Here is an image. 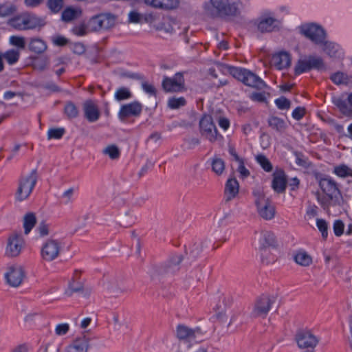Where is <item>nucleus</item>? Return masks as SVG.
I'll return each mask as SVG.
<instances>
[{"label": "nucleus", "mask_w": 352, "mask_h": 352, "mask_svg": "<svg viewBox=\"0 0 352 352\" xmlns=\"http://www.w3.org/2000/svg\"><path fill=\"white\" fill-rule=\"evenodd\" d=\"M316 179L322 192L315 193L316 199L321 208L329 211L331 207L340 206L343 201V197L339 184L328 175L318 174Z\"/></svg>", "instance_id": "nucleus-1"}, {"label": "nucleus", "mask_w": 352, "mask_h": 352, "mask_svg": "<svg viewBox=\"0 0 352 352\" xmlns=\"http://www.w3.org/2000/svg\"><path fill=\"white\" fill-rule=\"evenodd\" d=\"M241 0H210L204 6L208 16L212 19L234 17L239 14Z\"/></svg>", "instance_id": "nucleus-2"}, {"label": "nucleus", "mask_w": 352, "mask_h": 352, "mask_svg": "<svg viewBox=\"0 0 352 352\" xmlns=\"http://www.w3.org/2000/svg\"><path fill=\"white\" fill-rule=\"evenodd\" d=\"M228 72L245 85L261 90L266 87L265 82L256 74L241 67L228 66Z\"/></svg>", "instance_id": "nucleus-3"}, {"label": "nucleus", "mask_w": 352, "mask_h": 352, "mask_svg": "<svg viewBox=\"0 0 352 352\" xmlns=\"http://www.w3.org/2000/svg\"><path fill=\"white\" fill-rule=\"evenodd\" d=\"M45 24L43 19L35 14L28 13L15 16L8 21L10 26L19 31L34 30L43 27Z\"/></svg>", "instance_id": "nucleus-4"}, {"label": "nucleus", "mask_w": 352, "mask_h": 352, "mask_svg": "<svg viewBox=\"0 0 352 352\" xmlns=\"http://www.w3.org/2000/svg\"><path fill=\"white\" fill-rule=\"evenodd\" d=\"M36 169L32 170L27 175H21L18 181V188L15 192V199L18 201H23L28 199L32 194L38 180Z\"/></svg>", "instance_id": "nucleus-5"}, {"label": "nucleus", "mask_w": 352, "mask_h": 352, "mask_svg": "<svg viewBox=\"0 0 352 352\" xmlns=\"http://www.w3.org/2000/svg\"><path fill=\"white\" fill-rule=\"evenodd\" d=\"M199 126L201 135L210 142L214 143L223 140V135L219 133L210 115L204 114L199 120Z\"/></svg>", "instance_id": "nucleus-6"}, {"label": "nucleus", "mask_w": 352, "mask_h": 352, "mask_svg": "<svg viewBox=\"0 0 352 352\" xmlns=\"http://www.w3.org/2000/svg\"><path fill=\"white\" fill-rule=\"evenodd\" d=\"M325 69L323 59L320 56L309 55L304 59H299L294 67V74L298 76L311 70L320 71Z\"/></svg>", "instance_id": "nucleus-7"}, {"label": "nucleus", "mask_w": 352, "mask_h": 352, "mask_svg": "<svg viewBox=\"0 0 352 352\" xmlns=\"http://www.w3.org/2000/svg\"><path fill=\"white\" fill-rule=\"evenodd\" d=\"M254 195L256 197L255 205L260 217L265 220L272 219L276 214V208L272 200L261 192H254Z\"/></svg>", "instance_id": "nucleus-8"}, {"label": "nucleus", "mask_w": 352, "mask_h": 352, "mask_svg": "<svg viewBox=\"0 0 352 352\" xmlns=\"http://www.w3.org/2000/svg\"><path fill=\"white\" fill-rule=\"evenodd\" d=\"M300 33L315 45H322L327 38L324 28L316 23H309L300 26Z\"/></svg>", "instance_id": "nucleus-9"}, {"label": "nucleus", "mask_w": 352, "mask_h": 352, "mask_svg": "<svg viewBox=\"0 0 352 352\" xmlns=\"http://www.w3.org/2000/svg\"><path fill=\"white\" fill-rule=\"evenodd\" d=\"M295 340L298 346L307 349V352H312L319 342V339L311 331L307 329L298 330L296 333Z\"/></svg>", "instance_id": "nucleus-10"}, {"label": "nucleus", "mask_w": 352, "mask_h": 352, "mask_svg": "<svg viewBox=\"0 0 352 352\" xmlns=\"http://www.w3.org/2000/svg\"><path fill=\"white\" fill-rule=\"evenodd\" d=\"M61 249V243L58 240L49 239L42 245L41 258L47 262H51L58 257Z\"/></svg>", "instance_id": "nucleus-11"}, {"label": "nucleus", "mask_w": 352, "mask_h": 352, "mask_svg": "<svg viewBox=\"0 0 352 352\" xmlns=\"http://www.w3.org/2000/svg\"><path fill=\"white\" fill-rule=\"evenodd\" d=\"M143 109V105L138 100H134L120 107L118 116L122 122H126L130 118L139 117Z\"/></svg>", "instance_id": "nucleus-12"}, {"label": "nucleus", "mask_w": 352, "mask_h": 352, "mask_svg": "<svg viewBox=\"0 0 352 352\" xmlns=\"http://www.w3.org/2000/svg\"><path fill=\"white\" fill-rule=\"evenodd\" d=\"M182 254H174L157 267L156 271L158 275L166 276L175 274L180 270V265L183 261Z\"/></svg>", "instance_id": "nucleus-13"}, {"label": "nucleus", "mask_w": 352, "mask_h": 352, "mask_svg": "<svg viewBox=\"0 0 352 352\" xmlns=\"http://www.w3.org/2000/svg\"><path fill=\"white\" fill-rule=\"evenodd\" d=\"M185 72H177L173 78L164 76L162 86L166 92H180L185 89Z\"/></svg>", "instance_id": "nucleus-14"}, {"label": "nucleus", "mask_w": 352, "mask_h": 352, "mask_svg": "<svg viewBox=\"0 0 352 352\" xmlns=\"http://www.w3.org/2000/svg\"><path fill=\"white\" fill-rule=\"evenodd\" d=\"M25 241L21 233L13 232L8 238L6 254L9 257L19 256L24 246Z\"/></svg>", "instance_id": "nucleus-15"}, {"label": "nucleus", "mask_w": 352, "mask_h": 352, "mask_svg": "<svg viewBox=\"0 0 352 352\" xmlns=\"http://www.w3.org/2000/svg\"><path fill=\"white\" fill-rule=\"evenodd\" d=\"M274 302L273 298L267 295L261 296L255 302L252 312L254 317L265 318L270 311L272 304Z\"/></svg>", "instance_id": "nucleus-16"}, {"label": "nucleus", "mask_w": 352, "mask_h": 352, "mask_svg": "<svg viewBox=\"0 0 352 352\" xmlns=\"http://www.w3.org/2000/svg\"><path fill=\"white\" fill-rule=\"evenodd\" d=\"M203 334L204 333L200 327L191 329L182 324H178L176 327V337L182 341L191 342L195 340L197 336H202Z\"/></svg>", "instance_id": "nucleus-17"}, {"label": "nucleus", "mask_w": 352, "mask_h": 352, "mask_svg": "<svg viewBox=\"0 0 352 352\" xmlns=\"http://www.w3.org/2000/svg\"><path fill=\"white\" fill-rule=\"evenodd\" d=\"M25 277V272L21 266H12L9 267L6 274V278L9 285L12 287L19 286Z\"/></svg>", "instance_id": "nucleus-18"}, {"label": "nucleus", "mask_w": 352, "mask_h": 352, "mask_svg": "<svg viewBox=\"0 0 352 352\" xmlns=\"http://www.w3.org/2000/svg\"><path fill=\"white\" fill-rule=\"evenodd\" d=\"M287 184V178L285 171L280 168L277 169L273 173V179L272 182V187L273 190L278 193H284L285 192Z\"/></svg>", "instance_id": "nucleus-19"}, {"label": "nucleus", "mask_w": 352, "mask_h": 352, "mask_svg": "<svg viewBox=\"0 0 352 352\" xmlns=\"http://www.w3.org/2000/svg\"><path fill=\"white\" fill-rule=\"evenodd\" d=\"M83 111L85 118L90 122L97 121L100 116V112L98 106L91 100H86L83 103Z\"/></svg>", "instance_id": "nucleus-20"}, {"label": "nucleus", "mask_w": 352, "mask_h": 352, "mask_svg": "<svg viewBox=\"0 0 352 352\" xmlns=\"http://www.w3.org/2000/svg\"><path fill=\"white\" fill-rule=\"evenodd\" d=\"M239 191V184L234 177L229 178L225 185L224 199L226 202H229L234 199Z\"/></svg>", "instance_id": "nucleus-21"}, {"label": "nucleus", "mask_w": 352, "mask_h": 352, "mask_svg": "<svg viewBox=\"0 0 352 352\" xmlns=\"http://www.w3.org/2000/svg\"><path fill=\"white\" fill-rule=\"evenodd\" d=\"M272 63L279 70L287 68L291 65V56L288 52H280L272 56Z\"/></svg>", "instance_id": "nucleus-22"}, {"label": "nucleus", "mask_w": 352, "mask_h": 352, "mask_svg": "<svg viewBox=\"0 0 352 352\" xmlns=\"http://www.w3.org/2000/svg\"><path fill=\"white\" fill-rule=\"evenodd\" d=\"M261 250H265L267 248H275L277 245V241L274 234L271 231H263L261 232L260 239Z\"/></svg>", "instance_id": "nucleus-23"}, {"label": "nucleus", "mask_w": 352, "mask_h": 352, "mask_svg": "<svg viewBox=\"0 0 352 352\" xmlns=\"http://www.w3.org/2000/svg\"><path fill=\"white\" fill-rule=\"evenodd\" d=\"M88 340L84 336L78 338L67 346L65 352H87Z\"/></svg>", "instance_id": "nucleus-24"}, {"label": "nucleus", "mask_w": 352, "mask_h": 352, "mask_svg": "<svg viewBox=\"0 0 352 352\" xmlns=\"http://www.w3.org/2000/svg\"><path fill=\"white\" fill-rule=\"evenodd\" d=\"M278 21L272 17H265L261 19L257 28L261 32H270L278 27Z\"/></svg>", "instance_id": "nucleus-25"}, {"label": "nucleus", "mask_w": 352, "mask_h": 352, "mask_svg": "<svg viewBox=\"0 0 352 352\" xmlns=\"http://www.w3.org/2000/svg\"><path fill=\"white\" fill-rule=\"evenodd\" d=\"M30 51L40 54L43 53L47 48L46 43L39 38H32L28 45Z\"/></svg>", "instance_id": "nucleus-26"}, {"label": "nucleus", "mask_w": 352, "mask_h": 352, "mask_svg": "<svg viewBox=\"0 0 352 352\" xmlns=\"http://www.w3.org/2000/svg\"><path fill=\"white\" fill-rule=\"evenodd\" d=\"M332 101L342 114L346 116L352 115V109L351 107L349 106L346 100L340 97H334Z\"/></svg>", "instance_id": "nucleus-27"}, {"label": "nucleus", "mask_w": 352, "mask_h": 352, "mask_svg": "<svg viewBox=\"0 0 352 352\" xmlns=\"http://www.w3.org/2000/svg\"><path fill=\"white\" fill-rule=\"evenodd\" d=\"M267 122L269 126L279 133L283 132L287 127L285 120L277 116L270 117Z\"/></svg>", "instance_id": "nucleus-28"}, {"label": "nucleus", "mask_w": 352, "mask_h": 352, "mask_svg": "<svg viewBox=\"0 0 352 352\" xmlns=\"http://www.w3.org/2000/svg\"><path fill=\"white\" fill-rule=\"evenodd\" d=\"M100 16L102 21V26L104 30L111 29L115 26L117 20V16L111 13L105 12L100 13Z\"/></svg>", "instance_id": "nucleus-29"}, {"label": "nucleus", "mask_w": 352, "mask_h": 352, "mask_svg": "<svg viewBox=\"0 0 352 352\" xmlns=\"http://www.w3.org/2000/svg\"><path fill=\"white\" fill-rule=\"evenodd\" d=\"M50 65V58L47 56L35 57L33 59L32 67L35 70L43 72L47 69Z\"/></svg>", "instance_id": "nucleus-30"}, {"label": "nucleus", "mask_w": 352, "mask_h": 352, "mask_svg": "<svg viewBox=\"0 0 352 352\" xmlns=\"http://www.w3.org/2000/svg\"><path fill=\"white\" fill-rule=\"evenodd\" d=\"M64 113L69 120L76 118L79 115V110L72 101H67L64 107Z\"/></svg>", "instance_id": "nucleus-31"}, {"label": "nucleus", "mask_w": 352, "mask_h": 352, "mask_svg": "<svg viewBox=\"0 0 352 352\" xmlns=\"http://www.w3.org/2000/svg\"><path fill=\"white\" fill-rule=\"evenodd\" d=\"M87 28L92 32L104 30L100 14L92 16L87 23Z\"/></svg>", "instance_id": "nucleus-32"}, {"label": "nucleus", "mask_w": 352, "mask_h": 352, "mask_svg": "<svg viewBox=\"0 0 352 352\" xmlns=\"http://www.w3.org/2000/svg\"><path fill=\"white\" fill-rule=\"evenodd\" d=\"M36 223V218L33 212L27 213L23 218L24 232L28 234L34 227Z\"/></svg>", "instance_id": "nucleus-33"}, {"label": "nucleus", "mask_w": 352, "mask_h": 352, "mask_svg": "<svg viewBox=\"0 0 352 352\" xmlns=\"http://www.w3.org/2000/svg\"><path fill=\"white\" fill-rule=\"evenodd\" d=\"M333 173L341 178L352 177V168L344 164L334 166Z\"/></svg>", "instance_id": "nucleus-34"}, {"label": "nucleus", "mask_w": 352, "mask_h": 352, "mask_svg": "<svg viewBox=\"0 0 352 352\" xmlns=\"http://www.w3.org/2000/svg\"><path fill=\"white\" fill-rule=\"evenodd\" d=\"M3 58L9 65H14L18 62L20 58V52L16 49H11L7 50L4 54H1Z\"/></svg>", "instance_id": "nucleus-35"}, {"label": "nucleus", "mask_w": 352, "mask_h": 352, "mask_svg": "<svg viewBox=\"0 0 352 352\" xmlns=\"http://www.w3.org/2000/svg\"><path fill=\"white\" fill-rule=\"evenodd\" d=\"M115 99L118 101H122L131 99L133 94L131 90L126 87H120L115 92Z\"/></svg>", "instance_id": "nucleus-36"}, {"label": "nucleus", "mask_w": 352, "mask_h": 352, "mask_svg": "<svg viewBox=\"0 0 352 352\" xmlns=\"http://www.w3.org/2000/svg\"><path fill=\"white\" fill-rule=\"evenodd\" d=\"M295 262L302 266H309L312 263L311 257L305 252H299L294 256Z\"/></svg>", "instance_id": "nucleus-37"}, {"label": "nucleus", "mask_w": 352, "mask_h": 352, "mask_svg": "<svg viewBox=\"0 0 352 352\" xmlns=\"http://www.w3.org/2000/svg\"><path fill=\"white\" fill-rule=\"evenodd\" d=\"M16 11V6L10 2L0 4V16L6 17L13 14Z\"/></svg>", "instance_id": "nucleus-38"}, {"label": "nucleus", "mask_w": 352, "mask_h": 352, "mask_svg": "<svg viewBox=\"0 0 352 352\" xmlns=\"http://www.w3.org/2000/svg\"><path fill=\"white\" fill-rule=\"evenodd\" d=\"M186 104V100L184 97H171L168 100V107L171 109H177Z\"/></svg>", "instance_id": "nucleus-39"}, {"label": "nucleus", "mask_w": 352, "mask_h": 352, "mask_svg": "<svg viewBox=\"0 0 352 352\" xmlns=\"http://www.w3.org/2000/svg\"><path fill=\"white\" fill-rule=\"evenodd\" d=\"M211 166L212 171L217 175H221L225 170V162L222 159L219 157L212 159Z\"/></svg>", "instance_id": "nucleus-40"}, {"label": "nucleus", "mask_w": 352, "mask_h": 352, "mask_svg": "<svg viewBox=\"0 0 352 352\" xmlns=\"http://www.w3.org/2000/svg\"><path fill=\"white\" fill-rule=\"evenodd\" d=\"M103 153L108 155L111 160H116L120 157V151L118 147L115 144L107 146L104 150Z\"/></svg>", "instance_id": "nucleus-41"}, {"label": "nucleus", "mask_w": 352, "mask_h": 352, "mask_svg": "<svg viewBox=\"0 0 352 352\" xmlns=\"http://www.w3.org/2000/svg\"><path fill=\"white\" fill-rule=\"evenodd\" d=\"M64 6V0H47V6L52 13L59 12Z\"/></svg>", "instance_id": "nucleus-42"}, {"label": "nucleus", "mask_w": 352, "mask_h": 352, "mask_svg": "<svg viewBox=\"0 0 352 352\" xmlns=\"http://www.w3.org/2000/svg\"><path fill=\"white\" fill-rule=\"evenodd\" d=\"M256 161L266 172H270L273 169V166L270 161L264 155H258L256 156Z\"/></svg>", "instance_id": "nucleus-43"}, {"label": "nucleus", "mask_w": 352, "mask_h": 352, "mask_svg": "<svg viewBox=\"0 0 352 352\" xmlns=\"http://www.w3.org/2000/svg\"><path fill=\"white\" fill-rule=\"evenodd\" d=\"M83 290V284L81 282H76L74 278L69 283L68 290L66 294L68 296H72L75 292H79Z\"/></svg>", "instance_id": "nucleus-44"}, {"label": "nucleus", "mask_w": 352, "mask_h": 352, "mask_svg": "<svg viewBox=\"0 0 352 352\" xmlns=\"http://www.w3.org/2000/svg\"><path fill=\"white\" fill-rule=\"evenodd\" d=\"M10 43L18 48V50H24L25 48V39L23 36H11L10 37Z\"/></svg>", "instance_id": "nucleus-45"}, {"label": "nucleus", "mask_w": 352, "mask_h": 352, "mask_svg": "<svg viewBox=\"0 0 352 352\" xmlns=\"http://www.w3.org/2000/svg\"><path fill=\"white\" fill-rule=\"evenodd\" d=\"M65 133V129L64 128H51L47 131V138L49 140H58L63 136Z\"/></svg>", "instance_id": "nucleus-46"}, {"label": "nucleus", "mask_w": 352, "mask_h": 352, "mask_svg": "<svg viewBox=\"0 0 352 352\" xmlns=\"http://www.w3.org/2000/svg\"><path fill=\"white\" fill-rule=\"evenodd\" d=\"M135 220V217L133 215L131 212H127L125 215L120 219V224L124 228H128L134 224Z\"/></svg>", "instance_id": "nucleus-47"}, {"label": "nucleus", "mask_w": 352, "mask_h": 352, "mask_svg": "<svg viewBox=\"0 0 352 352\" xmlns=\"http://www.w3.org/2000/svg\"><path fill=\"white\" fill-rule=\"evenodd\" d=\"M316 226L321 232L322 237L324 240H326L328 236V224L327 222L323 219H316Z\"/></svg>", "instance_id": "nucleus-48"}, {"label": "nucleus", "mask_w": 352, "mask_h": 352, "mask_svg": "<svg viewBox=\"0 0 352 352\" xmlns=\"http://www.w3.org/2000/svg\"><path fill=\"white\" fill-rule=\"evenodd\" d=\"M76 10L72 7H69L65 9L62 12L61 17L64 21L68 22L74 19L76 17Z\"/></svg>", "instance_id": "nucleus-49"}, {"label": "nucleus", "mask_w": 352, "mask_h": 352, "mask_svg": "<svg viewBox=\"0 0 352 352\" xmlns=\"http://www.w3.org/2000/svg\"><path fill=\"white\" fill-rule=\"evenodd\" d=\"M275 104L280 110L289 109L291 107V101L284 96L276 99Z\"/></svg>", "instance_id": "nucleus-50"}, {"label": "nucleus", "mask_w": 352, "mask_h": 352, "mask_svg": "<svg viewBox=\"0 0 352 352\" xmlns=\"http://www.w3.org/2000/svg\"><path fill=\"white\" fill-rule=\"evenodd\" d=\"M296 163L300 166L307 168L309 166L308 158L300 152H295Z\"/></svg>", "instance_id": "nucleus-51"}, {"label": "nucleus", "mask_w": 352, "mask_h": 352, "mask_svg": "<svg viewBox=\"0 0 352 352\" xmlns=\"http://www.w3.org/2000/svg\"><path fill=\"white\" fill-rule=\"evenodd\" d=\"M323 47V50L329 56H333L336 52V45L332 42L324 40V43L320 45Z\"/></svg>", "instance_id": "nucleus-52"}, {"label": "nucleus", "mask_w": 352, "mask_h": 352, "mask_svg": "<svg viewBox=\"0 0 352 352\" xmlns=\"http://www.w3.org/2000/svg\"><path fill=\"white\" fill-rule=\"evenodd\" d=\"M330 79L336 85H340L346 82V75L341 72H338L334 74H333Z\"/></svg>", "instance_id": "nucleus-53"}, {"label": "nucleus", "mask_w": 352, "mask_h": 352, "mask_svg": "<svg viewBox=\"0 0 352 352\" xmlns=\"http://www.w3.org/2000/svg\"><path fill=\"white\" fill-rule=\"evenodd\" d=\"M333 232L336 236H340L344 233V224L340 219H337L333 223Z\"/></svg>", "instance_id": "nucleus-54"}, {"label": "nucleus", "mask_w": 352, "mask_h": 352, "mask_svg": "<svg viewBox=\"0 0 352 352\" xmlns=\"http://www.w3.org/2000/svg\"><path fill=\"white\" fill-rule=\"evenodd\" d=\"M178 5V0H162V9L171 10L176 8Z\"/></svg>", "instance_id": "nucleus-55"}, {"label": "nucleus", "mask_w": 352, "mask_h": 352, "mask_svg": "<svg viewBox=\"0 0 352 352\" xmlns=\"http://www.w3.org/2000/svg\"><path fill=\"white\" fill-rule=\"evenodd\" d=\"M306 109L305 107H298L292 112V117L296 120H300L305 114Z\"/></svg>", "instance_id": "nucleus-56"}, {"label": "nucleus", "mask_w": 352, "mask_h": 352, "mask_svg": "<svg viewBox=\"0 0 352 352\" xmlns=\"http://www.w3.org/2000/svg\"><path fill=\"white\" fill-rule=\"evenodd\" d=\"M69 329V326L67 323L58 324L55 329L56 334L58 336L65 335Z\"/></svg>", "instance_id": "nucleus-57"}, {"label": "nucleus", "mask_w": 352, "mask_h": 352, "mask_svg": "<svg viewBox=\"0 0 352 352\" xmlns=\"http://www.w3.org/2000/svg\"><path fill=\"white\" fill-rule=\"evenodd\" d=\"M142 87L146 93L152 96H156L157 90L153 85L148 84L147 82H143Z\"/></svg>", "instance_id": "nucleus-58"}, {"label": "nucleus", "mask_w": 352, "mask_h": 352, "mask_svg": "<svg viewBox=\"0 0 352 352\" xmlns=\"http://www.w3.org/2000/svg\"><path fill=\"white\" fill-rule=\"evenodd\" d=\"M85 47L81 43H75L72 47V51L73 53L78 55H81L85 52Z\"/></svg>", "instance_id": "nucleus-59"}, {"label": "nucleus", "mask_w": 352, "mask_h": 352, "mask_svg": "<svg viewBox=\"0 0 352 352\" xmlns=\"http://www.w3.org/2000/svg\"><path fill=\"white\" fill-rule=\"evenodd\" d=\"M68 43L69 40L61 35H58L53 38V43L56 46H65Z\"/></svg>", "instance_id": "nucleus-60"}, {"label": "nucleus", "mask_w": 352, "mask_h": 352, "mask_svg": "<svg viewBox=\"0 0 352 352\" xmlns=\"http://www.w3.org/2000/svg\"><path fill=\"white\" fill-rule=\"evenodd\" d=\"M142 15L135 11H131L129 14V19L131 23H140L142 21Z\"/></svg>", "instance_id": "nucleus-61"}, {"label": "nucleus", "mask_w": 352, "mask_h": 352, "mask_svg": "<svg viewBox=\"0 0 352 352\" xmlns=\"http://www.w3.org/2000/svg\"><path fill=\"white\" fill-rule=\"evenodd\" d=\"M202 251V245L201 243H195L190 250V254L193 258H197Z\"/></svg>", "instance_id": "nucleus-62"}, {"label": "nucleus", "mask_w": 352, "mask_h": 352, "mask_svg": "<svg viewBox=\"0 0 352 352\" xmlns=\"http://www.w3.org/2000/svg\"><path fill=\"white\" fill-rule=\"evenodd\" d=\"M38 232L41 236H47L49 234V227L48 225L42 222L39 224L37 228Z\"/></svg>", "instance_id": "nucleus-63"}, {"label": "nucleus", "mask_w": 352, "mask_h": 352, "mask_svg": "<svg viewBox=\"0 0 352 352\" xmlns=\"http://www.w3.org/2000/svg\"><path fill=\"white\" fill-rule=\"evenodd\" d=\"M238 171L244 178L250 175V171L245 168L243 160L239 162Z\"/></svg>", "instance_id": "nucleus-64"}]
</instances>
